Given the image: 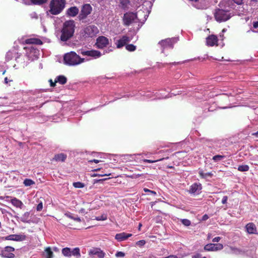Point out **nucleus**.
<instances>
[{"label": "nucleus", "instance_id": "2", "mask_svg": "<svg viewBox=\"0 0 258 258\" xmlns=\"http://www.w3.org/2000/svg\"><path fill=\"white\" fill-rule=\"evenodd\" d=\"M75 24L74 20L66 21L63 24L60 37L61 41L65 42L71 38L75 32Z\"/></svg>", "mask_w": 258, "mask_h": 258}, {"label": "nucleus", "instance_id": "58", "mask_svg": "<svg viewBox=\"0 0 258 258\" xmlns=\"http://www.w3.org/2000/svg\"><path fill=\"white\" fill-rule=\"evenodd\" d=\"M79 212L80 213H82V214H85L87 213V212H86L85 211V209H84V208H81L80 211H79Z\"/></svg>", "mask_w": 258, "mask_h": 258}, {"label": "nucleus", "instance_id": "36", "mask_svg": "<svg viewBox=\"0 0 258 258\" xmlns=\"http://www.w3.org/2000/svg\"><path fill=\"white\" fill-rule=\"evenodd\" d=\"M66 216L69 217V218L73 219L76 221L80 222L81 221V220L80 217L76 216L75 217L71 213H68L66 214Z\"/></svg>", "mask_w": 258, "mask_h": 258}, {"label": "nucleus", "instance_id": "50", "mask_svg": "<svg viewBox=\"0 0 258 258\" xmlns=\"http://www.w3.org/2000/svg\"><path fill=\"white\" fill-rule=\"evenodd\" d=\"M234 3L238 5H241L243 4V0H232Z\"/></svg>", "mask_w": 258, "mask_h": 258}, {"label": "nucleus", "instance_id": "46", "mask_svg": "<svg viewBox=\"0 0 258 258\" xmlns=\"http://www.w3.org/2000/svg\"><path fill=\"white\" fill-rule=\"evenodd\" d=\"M125 255V254L124 252L122 251H117L115 253V256L117 257H122Z\"/></svg>", "mask_w": 258, "mask_h": 258}, {"label": "nucleus", "instance_id": "28", "mask_svg": "<svg viewBox=\"0 0 258 258\" xmlns=\"http://www.w3.org/2000/svg\"><path fill=\"white\" fill-rule=\"evenodd\" d=\"M67 82V78L63 75H59L56 77L55 79V82L58 83L61 85L65 84Z\"/></svg>", "mask_w": 258, "mask_h": 258}, {"label": "nucleus", "instance_id": "21", "mask_svg": "<svg viewBox=\"0 0 258 258\" xmlns=\"http://www.w3.org/2000/svg\"><path fill=\"white\" fill-rule=\"evenodd\" d=\"M79 10L77 7H72L69 8L66 12V14L72 17L76 16L79 13Z\"/></svg>", "mask_w": 258, "mask_h": 258}, {"label": "nucleus", "instance_id": "20", "mask_svg": "<svg viewBox=\"0 0 258 258\" xmlns=\"http://www.w3.org/2000/svg\"><path fill=\"white\" fill-rule=\"evenodd\" d=\"M132 236V234L122 232L116 234L115 236V238L118 241L120 242L127 239L128 238L131 237Z\"/></svg>", "mask_w": 258, "mask_h": 258}, {"label": "nucleus", "instance_id": "52", "mask_svg": "<svg viewBox=\"0 0 258 258\" xmlns=\"http://www.w3.org/2000/svg\"><path fill=\"white\" fill-rule=\"evenodd\" d=\"M22 1L25 5H30L31 3V0H22Z\"/></svg>", "mask_w": 258, "mask_h": 258}, {"label": "nucleus", "instance_id": "29", "mask_svg": "<svg viewBox=\"0 0 258 258\" xmlns=\"http://www.w3.org/2000/svg\"><path fill=\"white\" fill-rule=\"evenodd\" d=\"M30 212H25L20 218V220L23 223H29L30 222Z\"/></svg>", "mask_w": 258, "mask_h": 258}, {"label": "nucleus", "instance_id": "54", "mask_svg": "<svg viewBox=\"0 0 258 258\" xmlns=\"http://www.w3.org/2000/svg\"><path fill=\"white\" fill-rule=\"evenodd\" d=\"M221 239V237H216L213 239V242H219Z\"/></svg>", "mask_w": 258, "mask_h": 258}, {"label": "nucleus", "instance_id": "55", "mask_svg": "<svg viewBox=\"0 0 258 258\" xmlns=\"http://www.w3.org/2000/svg\"><path fill=\"white\" fill-rule=\"evenodd\" d=\"M31 17L32 18H36V19H37V14L36 13H35V12H33L32 14H31Z\"/></svg>", "mask_w": 258, "mask_h": 258}, {"label": "nucleus", "instance_id": "60", "mask_svg": "<svg viewBox=\"0 0 258 258\" xmlns=\"http://www.w3.org/2000/svg\"><path fill=\"white\" fill-rule=\"evenodd\" d=\"M53 250L55 252L59 251V249L57 247H53L52 248Z\"/></svg>", "mask_w": 258, "mask_h": 258}, {"label": "nucleus", "instance_id": "24", "mask_svg": "<svg viewBox=\"0 0 258 258\" xmlns=\"http://www.w3.org/2000/svg\"><path fill=\"white\" fill-rule=\"evenodd\" d=\"M25 43L28 44H37L41 45L42 44V41L38 38H28L25 40Z\"/></svg>", "mask_w": 258, "mask_h": 258}, {"label": "nucleus", "instance_id": "33", "mask_svg": "<svg viewBox=\"0 0 258 258\" xmlns=\"http://www.w3.org/2000/svg\"><path fill=\"white\" fill-rule=\"evenodd\" d=\"M62 254L66 257H71L72 256L71 249L69 247H65L62 249Z\"/></svg>", "mask_w": 258, "mask_h": 258}, {"label": "nucleus", "instance_id": "27", "mask_svg": "<svg viewBox=\"0 0 258 258\" xmlns=\"http://www.w3.org/2000/svg\"><path fill=\"white\" fill-rule=\"evenodd\" d=\"M230 248L231 250V253L235 255H243L245 252L244 250L237 247L231 246Z\"/></svg>", "mask_w": 258, "mask_h": 258}, {"label": "nucleus", "instance_id": "39", "mask_svg": "<svg viewBox=\"0 0 258 258\" xmlns=\"http://www.w3.org/2000/svg\"><path fill=\"white\" fill-rule=\"evenodd\" d=\"M249 169V167L247 165H239L238 167V170L240 171H247Z\"/></svg>", "mask_w": 258, "mask_h": 258}, {"label": "nucleus", "instance_id": "10", "mask_svg": "<svg viewBox=\"0 0 258 258\" xmlns=\"http://www.w3.org/2000/svg\"><path fill=\"white\" fill-rule=\"evenodd\" d=\"M15 250L13 247L7 246L0 251V255L4 258H14L15 256L13 253Z\"/></svg>", "mask_w": 258, "mask_h": 258}, {"label": "nucleus", "instance_id": "51", "mask_svg": "<svg viewBox=\"0 0 258 258\" xmlns=\"http://www.w3.org/2000/svg\"><path fill=\"white\" fill-rule=\"evenodd\" d=\"M227 200H228V197L227 196H224L222 198V203L223 204H225L227 203Z\"/></svg>", "mask_w": 258, "mask_h": 258}, {"label": "nucleus", "instance_id": "23", "mask_svg": "<svg viewBox=\"0 0 258 258\" xmlns=\"http://www.w3.org/2000/svg\"><path fill=\"white\" fill-rule=\"evenodd\" d=\"M89 253L93 255H96L99 258H104L105 255V252L99 248L90 250Z\"/></svg>", "mask_w": 258, "mask_h": 258}, {"label": "nucleus", "instance_id": "7", "mask_svg": "<svg viewBox=\"0 0 258 258\" xmlns=\"http://www.w3.org/2000/svg\"><path fill=\"white\" fill-rule=\"evenodd\" d=\"M177 40L178 39L176 38H167L159 41L158 45L160 46L162 52L164 53L165 49H172L173 45Z\"/></svg>", "mask_w": 258, "mask_h": 258}, {"label": "nucleus", "instance_id": "3", "mask_svg": "<svg viewBox=\"0 0 258 258\" xmlns=\"http://www.w3.org/2000/svg\"><path fill=\"white\" fill-rule=\"evenodd\" d=\"M66 4V0H51L48 12L53 15H57L63 10Z\"/></svg>", "mask_w": 258, "mask_h": 258}, {"label": "nucleus", "instance_id": "45", "mask_svg": "<svg viewBox=\"0 0 258 258\" xmlns=\"http://www.w3.org/2000/svg\"><path fill=\"white\" fill-rule=\"evenodd\" d=\"M204 142L207 145V146H209L210 148L212 147L213 141L209 140L208 139H203Z\"/></svg>", "mask_w": 258, "mask_h": 258}, {"label": "nucleus", "instance_id": "44", "mask_svg": "<svg viewBox=\"0 0 258 258\" xmlns=\"http://www.w3.org/2000/svg\"><path fill=\"white\" fill-rule=\"evenodd\" d=\"M144 191L145 192H148L149 193V194L150 195H153V196H156L157 195V193L156 191H154V190H151L148 188H144L143 189Z\"/></svg>", "mask_w": 258, "mask_h": 258}, {"label": "nucleus", "instance_id": "61", "mask_svg": "<svg viewBox=\"0 0 258 258\" xmlns=\"http://www.w3.org/2000/svg\"><path fill=\"white\" fill-rule=\"evenodd\" d=\"M148 17V15H144V20L143 22H142V24L141 25H142L143 24H144V22L147 20Z\"/></svg>", "mask_w": 258, "mask_h": 258}, {"label": "nucleus", "instance_id": "53", "mask_svg": "<svg viewBox=\"0 0 258 258\" xmlns=\"http://www.w3.org/2000/svg\"><path fill=\"white\" fill-rule=\"evenodd\" d=\"M49 82L50 83V85L51 87H54L55 86V84L56 82H55V81L53 82L51 79H50L49 80Z\"/></svg>", "mask_w": 258, "mask_h": 258}, {"label": "nucleus", "instance_id": "26", "mask_svg": "<svg viewBox=\"0 0 258 258\" xmlns=\"http://www.w3.org/2000/svg\"><path fill=\"white\" fill-rule=\"evenodd\" d=\"M67 158V155L64 153H60L58 154L55 155L54 157L53 158V160L57 161V162H63Z\"/></svg>", "mask_w": 258, "mask_h": 258}, {"label": "nucleus", "instance_id": "62", "mask_svg": "<svg viewBox=\"0 0 258 258\" xmlns=\"http://www.w3.org/2000/svg\"><path fill=\"white\" fill-rule=\"evenodd\" d=\"M208 218V216L207 215H205L203 217V219L204 220H207Z\"/></svg>", "mask_w": 258, "mask_h": 258}, {"label": "nucleus", "instance_id": "59", "mask_svg": "<svg viewBox=\"0 0 258 258\" xmlns=\"http://www.w3.org/2000/svg\"><path fill=\"white\" fill-rule=\"evenodd\" d=\"M95 162V163H98L100 162V160H96V159H93L92 160H90L89 162Z\"/></svg>", "mask_w": 258, "mask_h": 258}, {"label": "nucleus", "instance_id": "1", "mask_svg": "<svg viewBox=\"0 0 258 258\" xmlns=\"http://www.w3.org/2000/svg\"><path fill=\"white\" fill-rule=\"evenodd\" d=\"M63 60L67 66H76L86 61V59L81 58L76 52L72 51L64 54Z\"/></svg>", "mask_w": 258, "mask_h": 258}, {"label": "nucleus", "instance_id": "8", "mask_svg": "<svg viewBox=\"0 0 258 258\" xmlns=\"http://www.w3.org/2000/svg\"><path fill=\"white\" fill-rule=\"evenodd\" d=\"M26 56L29 60L33 61L38 58L40 51L33 46L25 47Z\"/></svg>", "mask_w": 258, "mask_h": 258}, {"label": "nucleus", "instance_id": "63", "mask_svg": "<svg viewBox=\"0 0 258 258\" xmlns=\"http://www.w3.org/2000/svg\"><path fill=\"white\" fill-rule=\"evenodd\" d=\"M232 107H233L232 106L230 105V106L222 107H221V108H222V109H227V108H231Z\"/></svg>", "mask_w": 258, "mask_h": 258}, {"label": "nucleus", "instance_id": "43", "mask_svg": "<svg viewBox=\"0 0 258 258\" xmlns=\"http://www.w3.org/2000/svg\"><path fill=\"white\" fill-rule=\"evenodd\" d=\"M73 186L76 188H83L84 184L81 182H75L73 183Z\"/></svg>", "mask_w": 258, "mask_h": 258}, {"label": "nucleus", "instance_id": "4", "mask_svg": "<svg viewBox=\"0 0 258 258\" xmlns=\"http://www.w3.org/2000/svg\"><path fill=\"white\" fill-rule=\"evenodd\" d=\"M214 16L217 22H222L228 20L232 15L229 10L218 9L216 10Z\"/></svg>", "mask_w": 258, "mask_h": 258}, {"label": "nucleus", "instance_id": "49", "mask_svg": "<svg viewBox=\"0 0 258 258\" xmlns=\"http://www.w3.org/2000/svg\"><path fill=\"white\" fill-rule=\"evenodd\" d=\"M163 159H162V160ZM160 160H162V159H160V160H155V161H153V160H148V159H145V160H144V162L148 163H152L157 162L158 161H160Z\"/></svg>", "mask_w": 258, "mask_h": 258}, {"label": "nucleus", "instance_id": "9", "mask_svg": "<svg viewBox=\"0 0 258 258\" xmlns=\"http://www.w3.org/2000/svg\"><path fill=\"white\" fill-rule=\"evenodd\" d=\"M143 93V92L140 93V94L142 96L146 97L147 98H152V97H155L154 98H153V99H161L168 98L171 97L172 96V95L173 94V93L171 94L168 93L167 95H164L159 92H156V93H154V92H147L144 93Z\"/></svg>", "mask_w": 258, "mask_h": 258}, {"label": "nucleus", "instance_id": "25", "mask_svg": "<svg viewBox=\"0 0 258 258\" xmlns=\"http://www.w3.org/2000/svg\"><path fill=\"white\" fill-rule=\"evenodd\" d=\"M199 174L201 178L208 180V178H211L213 175V173L212 172L204 173L203 169H199Z\"/></svg>", "mask_w": 258, "mask_h": 258}, {"label": "nucleus", "instance_id": "34", "mask_svg": "<svg viewBox=\"0 0 258 258\" xmlns=\"http://www.w3.org/2000/svg\"><path fill=\"white\" fill-rule=\"evenodd\" d=\"M71 253L72 255L76 256L77 258L81 256L80 250L78 247L74 248L72 250L71 249Z\"/></svg>", "mask_w": 258, "mask_h": 258}, {"label": "nucleus", "instance_id": "12", "mask_svg": "<svg viewBox=\"0 0 258 258\" xmlns=\"http://www.w3.org/2000/svg\"><path fill=\"white\" fill-rule=\"evenodd\" d=\"M92 10V7L90 4H85L83 5L81 12L79 15V20H84L91 14Z\"/></svg>", "mask_w": 258, "mask_h": 258}, {"label": "nucleus", "instance_id": "13", "mask_svg": "<svg viewBox=\"0 0 258 258\" xmlns=\"http://www.w3.org/2000/svg\"><path fill=\"white\" fill-rule=\"evenodd\" d=\"M21 54L16 53V52H13L11 51H9L6 55V59L7 61H9L11 60L13 57H15V60L18 63H23V67H24L25 66H26L27 64H25L24 62L22 61V59L21 58Z\"/></svg>", "mask_w": 258, "mask_h": 258}, {"label": "nucleus", "instance_id": "5", "mask_svg": "<svg viewBox=\"0 0 258 258\" xmlns=\"http://www.w3.org/2000/svg\"><path fill=\"white\" fill-rule=\"evenodd\" d=\"M79 53L84 56H87L88 57L85 58L86 59V61L92 59L98 58L102 55L101 53L99 51L94 49L86 50L82 49L79 50Z\"/></svg>", "mask_w": 258, "mask_h": 258}, {"label": "nucleus", "instance_id": "56", "mask_svg": "<svg viewBox=\"0 0 258 258\" xmlns=\"http://www.w3.org/2000/svg\"><path fill=\"white\" fill-rule=\"evenodd\" d=\"M201 255L200 253H197L192 256V258H201Z\"/></svg>", "mask_w": 258, "mask_h": 258}, {"label": "nucleus", "instance_id": "42", "mask_svg": "<svg viewBox=\"0 0 258 258\" xmlns=\"http://www.w3.org/2000/svg\"><path fill=\"white\" fill-rule=\"evenodd\" d=\"M107 219V216L106 214H103L100 216L96 217L95 219L97 221H104Z\"/></svg>", "mask_w": 258, "mask_h": 258}, {"label": "nucleus", "instance_id": "16", "mask_svg": "<svg viewBox=\"0 0 258 258\" xmlns=\"http://www.w3.org/2000/svg\"><path fill=\"white\" fill-rule=\"evenodd\" d=\"M202 189V184L200 183L196 182L189 186L188 192L191 195H198L201 193Z\"/></svg>", "mask_w": 258, "mask_h": 258}, {"label": "nucleus", "instance_id": "22", "mask_svg": "<svg viewBox=\"0 0 258 258\" xmlns=\"http://www.w3.org/2000/svg\"><path fill=\"white\" fill-rule=\"evenodd\" d=\"M246 231L249 234H256V227L254 224L253 223H249L245 226Z\"/></svg>", "mask_w": 258, "mask_h": 258}, {"label": "nucleus", "instance_id": "6", "mask_svg": "<svg viewBox=\"0 0 258 258\" xmlns=\"http://www.w3.org/2000/svg\"><path fill=\"white\" fill-rule=\"evenodd\" d=\"M99 33L98 28L95 25H88L85 27L81 31V35L85 38L93 37Z\"/></svg>", "mask_w": 258, "mask_h": 258}, {"label": "nucleus", "instance_id": "18", "mask_svg": "<svg viewBox=\"0 0 258 258\" xmlns=\"http://www.w3.org/2000/svg\"><path fill=\"white\" fill-rule=\"evenodd\" d=\"M131 41V39L129 37L126 35H123L120 39L117 40L115 42L116 47L117 48H120L123 46H125L126 43Z\"/></svg>", "mask_w": 258, "mask_h": 258}, {"label": "nucleus", "instance_id": "14", "mask_svg": "<svg viewBox=\"0 0 258 258\" xmlns=\"http://www.w3.org/2000/svg\"><path fill=\"white\" fill-rule=\"evenodd\" d=\"M1 238L5 240L23 241L26 239V236L24 234H11Z\"/></svg>", "mask_w": 258, "mask_h": 258}, {"label": "nucleus", "instance_id": "48", "mask_svg": "<svg viewBox=\"0 0 258 258\" xmlns=\"http://www.w3.org/2000/svg\"><path fill=\"white\" fill-rule=\"evenodd\" d=\"M146 242L144 240H139L137 242V244L140 246H143L145 244Z\"/></svg>", "mask_w": 258, "mask_h": 258}, {"label": "nucleus", "instance_id": "31", "mask_svg": "<svg viewBox=\"0 0 258 258\" xmlns=\"http://www.w3.org/2000/svg\"><path fill=\"white\" fill-rule=\"evenodd\" d=\"M44 255L45 258H53V254L50 247L46 248Z\"/></svg>", "mask_w": 258, "mask_h": 258}, {"label": "nucleus", "instance_id": "17", "mask_svg": "<svg viewBox=\"0 0 258 258\" xmlns=\"http://www.w3.org/2000/svg\"><path fill=\"white\" fill-rule=\"evenodd\" d=\"M109 44V40L105 36H99L97 38L96 45L97 48L102 49Z\"/></svg>", "mask_w": 258, "mask_h": 258}, {"label": "nucleus", "instance_id": "15", "mask_svg": "<svg viewBox=\"0 0 258 258\" xmlns=\"http://www.w3.org/2000/svg\"><path fill=\"white\" fill-rule=\"evenodd\" d=\"M223 248V245L221 243H209L206 244L204 247V250L208 251H216L221 250Z\"/></svg>", "mask_w": 258, "mask_h": 258}, {"label": "nucleus", "instance_id": "32", "mask_svg": "<svg viewBox=\"0 0 258 258\" xmlns=\"http://www.w3.org/2000/svg\"><path fill=\"white\" fill-rule=\"evenodd\" d=\"M119 2L121 8L126 10L128 8V5L130 4L131 0H119Z\"/></svg>", "mask_w": 258, "mask_h": 258}, {"label": "nucleus", "instance_id": "40", "mask_svg": "<svg viewBox=\"0 0 258 258\" xmlns=\"http://www.w3.org/2000/svg\"><path fill=\"white\" fill-rule=\"evenodd\" d=\"M224 157H225L224 156H222V155H217L213 156L212 159L215 162H217L221 161L222 159H223L224 158Z\"/></svg>", "mask_w": 258, "mask_h": 258}, {"label": "nucleus", "instance_id": "35", "mask_svg": "<svg viewBox=\"0 0 258 258\" xmlns=\"http://www.w3.org/2000/svg\"><path fill=\"white\" fill-rule=\"evenodd\" d=\"M24 184L26 186H31L35 184V182L31 179L26 178L23 182Z\"/></svg>", "mask_w": 258, "mask_h": 258}, {"label": "nucleus", "instance_id": "47", "mask_svg": "<svg viewBox=\"0 0 258 258\" xmlns=\"http://www.w3.org/2000/svg\"><path fill=\"white\" fill-rule=\"evenodd\" d=\"M43 208V204L42 202H40L36 207V210L37 211H40L42 210Z\"/></svg>", "mask_w": 258, "mask_h": 258}, {"label": "nucleus", "instance_id": "30", "mask_svg": "<svg viewBox=\"0 0 258 258\" xmlns=\"http://www.w3.org/2000/svg\"><path fill=\"white\" fill-rule=\"evenodd\" d=\"M11 203L13 206L20 209H22V207L23 206V204L22 202L20 200L15 198L11 200Z\"/></svg>", "mask_w": 258, "mask_h": 258}, {"label": "nucleus", "instance_id": "41", "mask_svg": "<svg viewBox=\"0 0 258 258\" xmlns=\"http://www.w3.org/2000/svg\"><path fill=\"white\" fill-rule=\"evenodd\" d=\"M180 221L183 225L185 226H189L191 225V222L190 220L187 219H181Z\"/></svg>", "mask_w": 258, "mask_h": 258}, {"label": "nucleus", "instance_id": "57", "mask_svg": "<svg viewBox=\"0 0 258 258\" xmlns=\"http://www.w3.org/2000/svg\"><path fill=\"white\" fill-rule=\"evenodd\" d=\"M257 1L258 0H250V5L252 6L254 5Z\"/></svg>", "mask_w": 258, "mask_h": 258}, {"label": "nucleus", "instance_id": "37", "mask_svg": "<svg viewBox=\"0 0 258 258\" xmlns=\"http://www.w3.org/2000/svg\"><path fill=\"white\" fill-rule=\"evenodd\" d=\"M125 48L128 51H134L136 49V46L132 44H126L125 45Z\"/></svg>", "mask_w": 258, "mask_h": 258}, {"label": "nucleus", "instance_id": "64", "mask_svg": "<svg viewBox=\"0 0 258 258\" xmlns=\"http://www.w3.org/2000/svg\"><path fill=\"white\" fill-rule=\"evenodd\" d=\"M252 135L254 136H255V137H257L258 136V131L255 132V133H252Z\"/></svg>", "mask_w": 258, "mask_h": 258}, {"label": "nucleus", "instance_id": "19", "mask_svg": "<svg viewBox=\"0 0 258 258\" xmlns=\"http://www.w3.org/2000/svg\"><path fill=\"white\" fill-rule=\"evenodd\" d=\"M218 38L216 35H211L206 38V44L209 46L217 45Z\"/></svg>", "mask_w": 258, "mask_h": 258}, {"label": "nucleus", "instance_id": "11", "mask_svg": "<svg viewBox=\"0 0 258 258\" xmlns=\"http://www.w3.org/2000/svg\"><path fill=\"white\" fill-rule=\"evenodd\" d=\"M137 14L133 12H127L124 14L123 17V24L125 26H129L136 19H137Z\"/></svg>", "mask_w": 258, "mask_h": 258}, {"label": "nucleus", "instance_id": "38", "mask_svg": "<svg viewBox=\"0 0 258 258\" xmlns=\"http://www.w3.org/2000/svg\"><path fill=\"white\" fill-rule=\"evenodd\" d=\"M47 0H31V3L34 5H41L46 3Z\"/></svg>", "mask_w": 258, "mask_h": 258}]
</instances>
